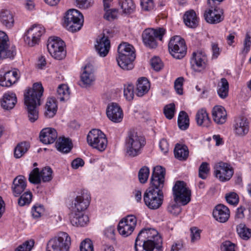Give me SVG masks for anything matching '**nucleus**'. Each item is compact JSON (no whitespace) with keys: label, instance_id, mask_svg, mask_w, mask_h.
<instances>
[{"label":"nucleus","instance_id":"72a5a7b5","mask_svg":"<svg viewBox=\"0 0 251 251\" xmlns=\"http://www.w3.org/2000/svg\"><path fill=\"white\" fill-rule=\"evenodd\" d=\"M17 102L16 95L13 93L5 94L1 101V106L5 109H12Z\"/></svg>","mask_w":251,"mask_h":251},{"label":"nucleus","instance_id":"de8ad7c7","mask_svg":"<svg viewBox=\"0 0 251 251\" xmlns=\"http://www.w3.org/2000/svg\"><path fill=\"white\" fill-rule=\"evenodd\" d=\"M150 174L149 168L144 166L141 168L138 173V178L141 183H145L147 182Z\"/></svg>","mask_w":251,"mask_h":251},{"label":"nucleus","instance_id":"09e8293b","mask_svg":"<svg viewBox=\"0 0 251 251\" xmlns=\"http://www.w3.org/2000/svg\"><path fill=\"white\" fill-rule=\"evenodd\" d=\"M209 171V164L205 162H202L199 169V176L201 179H205Z\"/></svg>","mask_w":251,"mask_h":251},{"label":"nucleus","instance_id":"2f4dec72","mask_svg":"<svg viewBox=\"0 0 251 251\" xmlns=\"http://www.w3.org/2000/svg\"><path fill=\"white\" fill-rule=\"evenodd\" d=\"M185 25L190 28H196L198 25V19L196 12L193 10L186 11L183 16Z\"/></svg>","mask_w":251,"mask_h":251},{"label":"nucleus","instance_id":"423d86ee","mask_svg":"<svg viewBox=\"0 0 251 251\" xmlns=\"http://www.w3.org/2000/svg\"><path fill=\"white\" fill-rule=\"evenodd\" d=\"M71 239L69 234L60 232L47 243L46 251H69Z\"/></svg>","mask_w":251,"mask_h":251},{"label":"nucleus","instance_id":"bf43d9fd","mask_svg":"<svg viewBox=\"0 0 251 251\" xmlns=\"http://www.w3.org/2000/svg\"><path fill=\"white\" fill-rule=\"evenodd\" d=\"M140 4L142 9L145 11H150L154 8L152 0H140Z\"/></svg>","mask_w":251,"mask_h":251},{"label":"nucleus","instance_id":"9d476101","mask_svg":"<svg viewBox=\"0 0 251 251\" xmlns=\"http://www.w3.org/2000/svg\"><path fill=\"white\" fill-rule=\"evenodd\" d=\"M168 49L170 54L178 59L184 57L187 52L185 41L179 36H175L171 38L168 44Z\"/></svg>","mask_w":251,"mask_h":251},{"label":"nucleus","instance_id":"603ef678","mask_svg":"<svg viewBox=\"0 0 251 251\" xmlns=\"http://www.w3.org/2000/svg\"><path fill=\"white\" fill-rule=\"evenodd\" d=\"M34 244L33 240L25 241L23 244L20 245L15 251H30Z\"/></svg>","mask_w":251,"mask_h":251},{"label":"nucleus","instance_id":"412c9836","mask_svg":"<svg viewBox=\"0 0 251 251\" xmlns=\"http://www.w3.org/2000/svg\"><path fill=\"white\" fill-rule=\"evenodd\" d=\"M110 48V42L108 37L104 34L97 40L95 48L97 53L101 57H105L108 53Z\"/></svg>","mask_w":251,"mask_h":251},{"label":"nucleus","instance_id":"052dcab7","mask_svg":"<svg viewBox=\"0 0 251 251\" xmlns=\"http://www.w3.org/2000/svg\"><path fill=\"white\" fill-rule=\"evenodd\" d=\"M235 244L230 241H226L222 244L221 250L222 251H235Z\"/></svg>","mask_w":251,"mask_h":251},{"label":"nucleus","instance_id":"8fccbe9b","mask_svg":"<svg viewBox=\"0 0 251 251\" xmlns=\"http://www.w3.org/2000/svg\"><path fill=\"white\" fill-rule=\"evenodd\" d=\"M124 96L128 100H131L134 97V85L132 84H128L124 86Z\"/></svg>","mask_w":251,"mask_h":251},{"label":"nucleus","instance_id":"7c9ffc66","mask_svg":"<svg viewBox=\"0 0 251 251\" xmlns=\"http://www.w3.org/2000/svg\"><path fill=\"white\" fill-rule=\"evenodd\" d=\"M150 88V83L145 77L139 78L137 81L136 94L138 97H142L147 94Z\"/></svg>","mask_w":251,"mask_h":251},{"label":"nucleus","instance_id":"f03ea898","mask_svg":"<svg viewBox=\"0 0 251 251\" xmlns=\"http://www.w3.org/2000/svg\"><path fill=\"white\" fill-rule=\"evenodd\" d=\"M44 88L41 83H35L32 88L28 89L24 95L25 104L29 120L33 123L39 116L37 106L41 105V98Z\"/></svg>","mask_w":251,"mask_h":251},{"label":"nucleus","instance_id":"f3484780","mask_svg":"<svg viewBox=\"0 0 251 251\" xmlns=\"http://www.w3.org/2000/svg\"><path fill=\"white\" fill-rule=\"evenodd\" d=\"M8 37L6 34L0 31V59L13 57L15 53L9 49Z\"/></svg>","mask_w":251,"mask_h":251},{"label":"nucleus","instance_id":"37998d69","mask_svg":"<svg viewBox=\"0 0 251 251\" xmlns=\"http://www.w3.org/2000/svg\"><path fill=\"white\" fill-rule=\"evenodd\" d=\"M134 228L132 226L121 221L118 225V230L119 233L124 237L130 235L133 231Z\"/></svg>","mask_w":251,"mask_h":251},{"label":"nucleus","instance_id":"f257e3e1","mask_svg":"<svg viewBox=\"0 0 251 251\" xmlns=\"http://www.w3.org/2000/svg\"><path fill=\"white\" fill-rule=\"evenodd\" d=\"M165 174V169L162 166H156L153 168L150 186L143 195L145 204L150 209H157L163 203Z\"/></svg>","mask_w":251,"mask_h":251},{"label":"nucleus","instance_id":"c03bdc74","mask_svg":"<svg viewBox=\"0 0 251 251\" xmlns=\"http://www.w3.org/2000/svg\"><path fill=\"white\" fill-rule=\"evenodd\" d=\"M29 144L26 142H21L17 145L14 150V156L19 158L22 156L29 148Z\"/></svg>","mask_w":251,"mask_h":251},{"label":"nucleus","instance_id":"aec40b11","mask_svg":"<svg viewBox=\"0 0 251 251\" xmlns=\"http://www.w3.org/2000/svg\"><path fill=\"white\" fill-rule=\"evenodd\" d=\"M213 216L216 221L220 223H225L229 217L230 211L227 207L220 204L216 206L214 209Z\"/></svg>","mask_w":251,"mask_h":251},{"label":"nucleus","instance_id":"e433bc0d","mask_svg":"<svg viewBox=\"0 0 251 251\" xmlns=\"http://www.w3.org/2000/svg\"><path fill=\"white\" fill-rule=\"evenodd\" d=\"M45 109V116L46 118H51L54 117L57 109V105L55 98L48 99L46 102Z\"/></svg>","mask_w":251,"mask_h":251},{"label":"nucleus","instance_id":"bb28decb","mask_svg":"<svg viewBox=\"0 0 251 251\" xmlns=\"http://www.w3.org/2000/svg\"><path fill=\"white\" fill-rule=\"evenodd\" d=\"M212 115L214 121L217 124H224L227 119L226 111L225 108L220 105L214 106L212 110Z\"/></svg>","mask_w":251,"mask_h":251},{"label":"nucleus","instance_id":"39448f33","mask_svg":"<svg viewBox=\"0 0 251 251\" xmlns=\"http://www.w3.org/2000/svg\"><path fill=\"white\" fill-rule=\"evenodd\" d=\"M141 240L139 245L143 243V248H148L149 246H153L155 247H161L162 241L158 231L151 228H143L138 234L135 240L134 247H137L138 242Z\"/></svg>","mask_w":251,"mask_h":251},{"label":"nucleus","instance_id":"b1692460","mask_svg":"<svg viewBox=\"0 0 251 251\" xmlns=\"http://www.w3.org/2000/svg\"><path fill=\"white\" fill-rule=\"evenodd\" d=\"M40 141L45 144H50L56 140L57 133L54 128L47 127L43 129L40 134Z\"/></svg>","mask_w":251,"mask_h":251},{"label":"nucleus","instance_id":"3c124183","mask_svg":"<svg viewBox=\"0 0 251 251\" xmlns=\"http://www.w3.org/2000/svg\"><path fill=\"white\" fill-rule=\"evenodd\" d=\"M79 249L80 251H94L93 243L89 239H86L81 242Z\"/></svg>","mask_w":251,"mask_h":251},{"label":"nucleus","instance_id":"338daca9","mask_svg":"<svg viewBox=\"0 0 251 251\" xmlns=\"http://www.w3.org/2000/svg\"><path fill=\"white\" fill-rule=\"evenodd\" d=\"M211 49L212 51V59L217 58L221 52L218 44L212 42L211 43Z\"/></svg>","mask_w":251,"mask_h":251},{"label":"nucleus","instance_id":"1a4fd4ad","mask_svg":"<svg viewBox=\"0 0 251 251\" xmlns=\"http://www.w3.org/2000/svg\"><path fill=\"white\" fill-rule=\"evenodd\" d=\"M65 44L60 38L57 37L49 38L47 49L51 56L57 60H62L66 55V51L64 48Z\"/></svg>","mask_w":251,"mask_h":251},{"label":"nucleus","instance_id":"0eeeda50","mask_svg":"<svg viewBox=\"0 0 251 251\" xmlns=\"http://www.w3.org/2000/svg\"><path fill=\"white\" fill-rule=\"evenodd\" d=\"M83 23V16L77 10L72 9L69 10L64 16V25L67 29L71 32L79 30Z\"/></svg>","mask_w":251,"mask_h":251},{"label":"nucleus","instance_id":"680f3d73","mask_svg":"<svg viewBox=\"0 0 251 251\" xmlns=\"http://www.w3.org/2000/svg\"><path fill=\"white\" fill-rule=\"evenodd\" d=\"M184 79L182 77L177 78L175 81L174 87L177 94L182 95L183 94V82Z\"/></svg>","mask_w":251,"mask_h":251},{"label":"nucleus","instance_id":"a19ab883","mask_svg":"<svg viewBox=\"0 0 251 251\" xmlns=\"http://www.w3.org/2000/svg\"><path fill=\"white\" fill-rule=\"evenodd\" d=\"M236 230L238 234L242 239L247 240L251 238V229L247 227L244 224L238 225Z\"/></svg>","mask_w":251,"mask_h":251},{"label":"nucleus","instance_id":"4be33fe9","mask_svg":"<svg viewBox=\"0 0 251 251\" xmlns=\"http://www.w3.org/2000/svg\"><path fill=\"white\" fill-rule=\"evenodd\" d=\"M234 127L236 135L244 136L249 131V125L247 119L245 117L237 118L235 120Z\"/></svg>","mask_w":251,"mask_h":251},{"label":"nucleus","instance_id":"c85d7f7f","mask_svg":"<svg viewBox=\"0 0 251 251\" xmlns=\"http://www.w3.org/2000/svg\"><path fill=\"white\" fill-rule=\"evenodd\" d=\"M70 222L73 226H83L89 222V217L84 215L83 212H73L70 217Z\"/></svg>","mask_w":251,"mask_h":251},{"label":"nucleus","instance_id":"58836bf2","mask_svg":"<svg viewBox=\"0 0 251 251\" xmlns=\"http://www.w3.org/2000/svg\"><path fill=\"white\" fill-rule=\"evenodd\" d=\"M69 88L66 84L59 85L57 90L56 97L60 101L64 102L70 99Z\"/></svg>","mask_w":251,"mask_h":251},{"label":"nucleus","instance_id":"ddd939ff","mask_svg":"<svg viewBox=\"0 0 251 251\" xmlns=\"http://www.w3.org/2000/svg\"><path fill=\"white\" fill-rule=\"evenodd\" d=\"M52 170L50 167H46L41 172L38 168H34L29 175V181L34 184H38L41 180L49 182L52 179Z\"/></svg>","mask_w":251,"mask_h":251},{"label":"nucleus","instance_id":"79ce46f5","mask_svg":"<svg viewBox=\"0 0 251 251\" xmlns=\"http://www.w3.org/2000/svg\"><path fill=\"white\" fill-rule=\"evenodd\" d=\"M119 4L125 14H131L135 9V5L132 0H121Z\"/></svg>","mask_w":251,"mask_h":251},{"label":"nucleus","instance_id":"9b49d317","mask_svg":"<svg viewBox=\"0 0 251 251\" xmlns=\"http://www.w3.org/2000/svg\"><path fill=\"white\" fill-rule=\"evenodd\" d=\"M88 144L93 148L102 151L106 148L107 140L105 135L100 130L94 129L87 136Z\"/></svg>","mask_w":251,"mask_h":251},{"label":"nucleus","instance_id":"a878e982","mask_svg":"<svg viewBox=\"0 0 251 251\" xmlns=\"http://www.w3.org/2000/svg\"><path fill=\"white\" fill-rule=\"evenodd\" d=\"M80 78L81 84L80 85L82 87H87L92 84L95 80V77L91 65L87 64L85 66Z\"/></svg>","mask_w":251,"mask_h":251},{"label":"nucleus","instance_id":"20e7f679","mask_svg":"<svg viewBox=\"0 0 251 251\" xmlns=\"http://www.w3.org/2000/svg\"><path fill=\"white\" fill-rule=\"evenodd\" d=\"M118 53L116 60L118 65L123 70L132 69L136 57L134 47L127 43H121L118 46Z\"/></svg>","mask_w":251,"mask_h":251},{"label":"nucleus","instance_id":"473e14b6","mask_svg":"<svg viewBox=\"0 0 251 251\" xmlns=\"http://www.w3.org/2000/svg\"><path fill=\"white\" fill-rule=\"evenodd\" d=\"M175 157L180 161H185L189 156L188 147L185 145L176 144L174 149Z\"/></svg>","mask_w":251,"mask_h":251},{"label":"nucleus","instance_id":"6ab92c4d","mask_svg":"<svg viewBox=\"0 0 251 251\" xmlns=\"http://www.w3.org/2000/svg\"><path fill=\"white\" fill-rule=\"evenodd\" d=\"M106 115L109 119L114 123L121 122L124 116L122 108L117 103L114 102L108 105Z\"/></svg>","mask_w":251,"mask_h":251},{"label":"nucleus","instance_id":"cd10ccee","mask_svg":"<svg viewBox=\"0 0 251 251\" xmlns=\"http://www.w3.org/2000/svg\"><path fill=\"white\" fill-rule=\"evenodd\" d=\"M26 186V180L23 176L15 177L13 181L12 189L15 197L19 196L25 190Z\"/></svg>","mask_w":251,"mask_h":251},{"label":"nucleus","instance_id":"6e6552de","mask_svg":"<svg viewBox=\"0 0 251 251\" xmlns=\"http://www.w3.org/2000/svg\"><path fill=\"white\" fill-rule=\"evenodd\" d=\"M165 32L166 30L163 27L146 29L142 33L143 43L147 47L154 49L157 46L156 39L161 41Z\"/></svg>","mask_w":251,"mask_h":251},{"label":"nucleus","instance_id":"f8f14e48","mask_svg":"<svg viewBox=\"0 0 251 251\" xmlns=\"http://www.w3.org/2000/svg\"><path fill=\"white\" fill-rule=\"evenodd\" d=\"M173 192L174 201L183 205L187 204L191 200V191L184 181H177L173 188Z\"/></svg>","mask_w":251,"mask_h":251},{"label":"nucleus","instance_id":"774afa93","mask_svg":"<svg viewBox=\"0 0 251 251\" xmlns=\"http://www.w3.org/2000/svg\"><path fill=\"white\" fill-rule=\"evenodd\" d=\"M244 46L243 51L247 53L250 50V47L251 46V37L248 33L246 35L244 42Z\"/></svg>","mask_w":251,"mask_h":251},{"label":"nucleus","instance_id":"0e129e2a","mask_svg":"<svg viewBox=\"0 0 251 251\" xmlns=\"http://www.w3.org/2000/svg\"><path fill=\"white\" fill-rule=\"evenodd\" d=\"M201 230L196 227L191 228V241L195 242L200 240L201 237Z\"/></svg>","mask_w":251,"mask_h":251},{"label":"nucleus","instance_id":"4468645a","mask_svg":"<svg viewBox=\"0 0 251 251\" xmlns=\"http://www.w3.org/2000/svg\"><path fill=\"white\" fill-rule=\"evenodd\" d=\"M214 175L221 182L229 180L234 174V170L228 163L221 161L215 164Z\"/></svg>","mask_w":251,"mask_h":251},{"label":"nucleus","instance_id":"ea45409f","mask_svg":"<svg viewBox=\"0 0 251 251\" xmlns=\"http://www.w3.org/2000/svg\"><path fill=\"white\" fill-rule=\"evenodd\" d=\"M177 124L179 128L181 130H186L189 126V119L187 113L184 111L179 112L178 117Z\"/></svg>","mask_w":251,"mask_h":251},{"label":"nucleus","instance_id":"13d9d810","mask_svg":"<svg viewBox=\"0 0 251 251\" xmlns=\"http://www.w3.org/2000/svg\"><path fill=\"white\" fill-rule=\"evenodd\" d=\"M104 18L108 21L114 20L117 16V11L115 9H106Z\"/></svg>","mask_w":251,"mask_h":251},{"label":"nucleus","instance_id":"f704fd0d","mask_svg":"<svg viewBox=\"0 0 251 251\" xmlns=\"http://www.w3.org/2000/svg\"><path fill=\"white\" fill-rule=\"evenodd\" d=\"M196 120L198 125L207 127L209 126L211 123L208 113L204 108L198 111L196 115Z\"/></svg>","mask_w":251,"mask_h":251},{"label":"nucleus","instance_id":"6e6d98bb","mask_svg":"<svg viewBox=\"0 0 251 251\" xmlns=\"http://www.w3.org/2000/svg\"><path fill=\"white\" fill-rule=\"evenodd\" d=\"M151 67L156 71H160L163 66L161 59L158 57H154L151 60Z\"/></svg>","mask_w":251,"mask_h":251},{"label":"nucleus","instance_id":"5fc2aeb1","mask_svg":"<svg viewBox=\"0 0 251 251\" xmlns=\"http://www.w3.org/2000/svg\"><path fill=\"white\" fill-rule=\"evenodd\" d=\"M175 105L174 103H170L165 106L164 113L166 117L168 119H172L174 115Z\"/></svg>","mask_w":251,"mask_h":251},{"label":"nucleus","instance_id":"c9c22d12","mask_svg":"<svg viewBox=\"0 0 251 251\" xmlns=\"http://www.w3.org/2000/svg\"><path fill=\"white\" fill-rule=\"evenodd\" d=\"M57 150L62 153H68L72 148V143L69 138H59L56 143Z\"/></svg>","mask_w":251,"mask_h":251},{"label":"nucleus","instance_id":"69168bd1","mask_svg":"<svg viewBox=\"0 0 251 251\" xmlns=\"http://www.w3.org/2000/svg\"><path fill=\"white\" fill-rule=\"evenodd\" d=\"M121 221L132 226L133 228H135L137 223L136 218L135 216L132 215L127 216Z\"/></svg>","mask_w":251,"mask_h":251},{"label":"nucleus","instance_id":"7ed1b4c3","mask_svg":"<svg viewBox=\"0 0 251 251\" xmlns=\"http://www.w3.org/2000/svg\"><path fill=\"white\" fill-rule=\"evenodd\" d=\"M146 144L145 137L139 135L134 129H130L125 140L126 155L129 157H135L140 155Z\"/></svg>","mask_w":251,"mask_h":251},{"label":"nucleus","instance_id":"5701e85b","mask_svg":"<svg viewBox=\"0 0 251 251\" xmlns=\"http://www.w3.org/2000/svg\"><path fill=\"white\" fill-rule=\"evenodd\" d=\"M191 63L192 68L195 71L200 72L206 66V57L201 52H194Z\"/></svg>","mask_w":251,"mask_h":251},{"label":"nucleus","instance_id":"dca6fc26","mask_svg":"<svg viewBox=\"0 0 251 251\" xmlns=\"http://www.w3.org/2000/svg\"><path fill=\"white\" fill-rule=\"evenodd\" d=\"M45 29L41 25H34L30 28L25 36V41L30 47L38 44L40 38L44 34Z\"/></svg>","mask_w":251,"mask_h":251},{"label":"nucleus","instance_id":"a211bd4d","mask_svg":"<svg viewBox=\"0 0 251 251\" xmlns=\"http://www.w3.org/2000/svg\"><path fill=\"white\" fill-rule=\"evenodd\" d=\"M204 17L207 23L217 24L224 19L223 10L218 7H215L214 9H209L205 11Z\"/></svg>","mask_w":251,"mask_h":251},{"label":"nucleus","instance_id":"e2e57ef3","mask_svg":"<svg viewBox=\"0 0 251 251\" xmlns=\"http://www.w3.org/2000/svg\"><path fill=\"white\" fill-rule=\"evenodd\" d=\"M44 209L41 205H34L32 209V216L34 218H39L43 214Z\"/></svg>","mask_w":251,"mask_h":251},{"label":"nucleus","instance_id":"4c0bfd02","mask_svg":"<svg viewBox=\"0 0 251 251\" xmlns=\"http://www.w3.org/2000/svg\"><path fill=\"white\" fill-rule=\"evenodd\" d=\"M229 91V83L226 78H222L218 83L217 93L219 97L225 99L227 97Z\"/></svg>","mask_w":251,"mask_h":251},{"label":"nucleus","instance_id":"2eb2a0df","mask_svg":"<svg viewBox=\"0 0 251 251\" xmlns=\"http://www.w3.org/2000/svg\"><path fill=\"white\" fill-rule=\"evenodd\" d=\"M91 197L86 190H82L78 192L73 201L72 208L73 212H84L89 206Z\"/></svg>","mask_w":251,"mask_h":251},{"label":"nucleus","instance_id":"864d4df0","mask_svg":"<svg viewBox=\"0 0 251 251\" xmlns=\"http://www.w3.org/2000/svg\"><path fill=\"white\" fill-rule=\"evenodd\" d=\"M226 201L230 204L236 205L239 202V197L235 192H230L226 195Z\"/></svg>","mask_w":251,"mask_h":251},{"label":"nucleus","instance_id":"393cba45","mask_svg":"<svg viewBox=\"0 0 251 251\" xmlns=\"http://www.w3.org/2000/svg\"><path fill=\"white\" fill-rule=\"evenodd\" d=\"M18 78L17 71H7L3 75L0 72V85L3 87H9L15 83Z\"/></svg>","mask_w":251,"mask_h":251},{"label":"nucleus","instance_id":"c756f323","mask_svg":"<svg viewBox=\"0 0 251 251\" xmlns=\"http://www.w3.org/2000/svg\"><path fill=\"white\" fill-rule=\"evenodd\" d=\"M0 22L7 28H11L14 24V16L9 10L2 9L0 12Z\"/></svg>","mask_w":251,"mask_h":251},{"label":"nucleus","instance_id":"4d7b16f0","mask_svg":"<svg viewBox=\"0 0 251 251\" xmlns=\"http://www.w3.org/2000/svg\"><path fill=\"white\" fill-rule=\"evenodd\" d=\"M77 7L80 9H86L92 6L93 0H75Z\"/></svg>","mask_w":251,"mask_h":251},{"label":"nucleus","instance_id":"a18cd8bd","mask_svg":"<svg viewBox=\"0 0 251 251\" xmlns=\"http://www.w3.org/2000/svg\"><path fill=\"white\" fill-rule=\"evenodd\" d=\"M32 198V195L30 191L25 192L18 199L19 205L24 206L29 204L31 201Z\"/></svg>","mask_w":251,"mask_h":251},{"label":"nucleus","instance_id":"49530a36","mask_svg":"<svg viewBox=\"0 0 251 251\" xmlns=\"http://www.w3.org/2000/svg\"><path fill=\"white\" fill-rule=\"evenodd\" d=\"M177 202L174 201L170 203L167 207L168 212L174 216H177L181 211V208L177 204Z\"/></svg>","mask_w":251,"mask_h":251}]
</instances>
